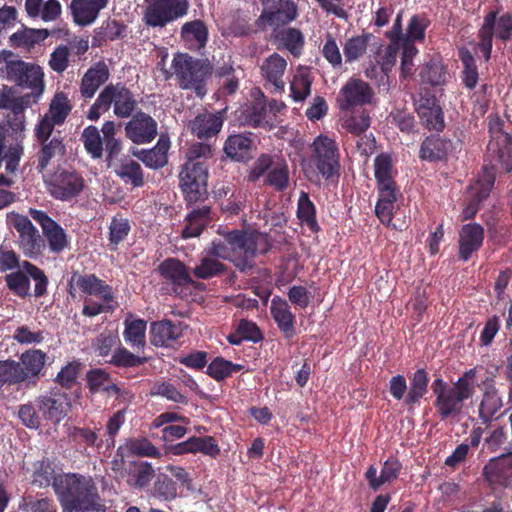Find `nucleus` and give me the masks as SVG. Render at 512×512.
Wrapping results in <instances>:
<instances>
[{
    "label": "nucleus",
    "mask_w": 512,
    "mask_h": 512,
    "mask_svg": "<svg viewBox=\"0 0 512 512\" xmlns=\"http://www.w3.org/2000/svg\"><path fill=\"white\" fill-rule=\"evenodd\" d=\"M223 237L224 241L211 242L205 250L207 255L215 259L228 260L243 273H248L254 268V258L258 254H266L272 247L268 235L258 231L234 229L224 233Z\"/></svg>",
    "instance_id": "nucleus-1"
},
{
    "label": "nucleus",
    "mask_w": 512,
    "mask_h": 512,
    "mask_svg": "<svg viewBox=\"0 0 512 512\" xmlns=\"http://www.w3.org/2000/svg\"><path fill=\"white\" fill-rule=\"evenodd\" d=\"M62 512H105L97 487L90 476L64 473L54 483Z\"/></svg>",
    "instance_id": "nucleus-2"
},
{
    "label": "nucleus",
    "mask_w": 512,
    "mask_h": 512,
    "mask_svg": "<svg viewBox=\"0 0 512 512\" xmlns=\"http://www.w3.org/2000/svg\"><path fill=\"white\" fill-rule=\"evenodd\" d=\"M213 155L212 146L198 142L186 152V162L179 173L180 188L187 204L203 202L208 195V164Z\"/></svg>",
    "instance_id": "nucleus-3"
},
{
    "label": "nucleus",
    "mask_w": 512,
    "mask_h": 512,
    "mask_svg": "<svg viewBox=\"0 0 512 512\" xmlns=\"http://www.w3.org/2000/svg\"><path fill=\"white\" fill-rule=\"evenodd\" d=\"M173 74L178 86L192 91L203 99L208 92V82L213 74V65L208 59L196 58L188 53H177L172 60Z\"/></svg>",
    "instance_id": "nucleus-4"
},
{
    "label": "nucleus",
    "mask_w": 512,
    "mask_h": 512,
    "mask_svg": "<svg viewBox=\"0 0 512 512\" xmlns=\"http://www.w3.org/2000/svg\"><path fill=\"white\" fill-rule=\"evenodd\" d=\"M137 104L134 94L123 83H110L91 105L87 118L91 121L98 120L112 105L113 112L118 118H128L134 114Z\"/></svg>",
    "instance_id": "nucleus-5"
},
{
    "label": "nucleus",
    "mask_w": 512,
    "mask_h": 512,
    "mask_svg": "<svg viewBox=\"0 0 512 512\" xmlns=\"http://www.w3.org/2000/svg\"><path fill=\"white\" fill-rule=\"evenodd\" d=\"M30 279H33L35 282L34 296L37 298L45 296L49 279L41 268L27 260L22 261L21 266L16 271H12L4 277L9 291L22 299L31 296Z\"/></svg>",
    "instance_id": "nucleus-6"
},
{
    "label": "nucleus",
    "mask_w": 512,
    "mask_h": 512,
    "mask_svg": "<svg viewBox=\"0 0 512 512\" xmlns=\"http://www.w3.org/2000/svg\"><path fill=\"white\" fill-rule=\"evenodd\" d=\"M189 8V0H146L143 21L147 27L164 28L185 17Z\"/></svg>",
    "instance_id": "nucleus-7"
},
{
    "label": "nucleus",
    "mask_w": 512,
    "mask_h": 512,
    "mask_svg": "<svg viewBox=\"0 0 512 512\" xmlns=\"http://www.w3.org/2000/svg\"><path fill=\"white\" fill-rule=\"evenodd\" d=\"M311 162L325 179L339 176L340 155L338 144L326 135L316 137L311 145Z\"/></svg>",
    "instance_id": "nucleus-8"
},
{
    "label": "nucleus",
    "mask_w": 512,
    "mask_h": 512,
    "mask_svg": "<svg viewBox=\"0 0 512 512\" xmlns=\"http://www.w3.org/2000/svg\"><path fill=\"white\" fill-rule=\"evenodd\" d=\"M49 194L61 201L78 196L85 187L83 177L75 170L56 169L45 181Z\"/></svg>",
    "instance_id": "nucleus-9"
},
{
    "label": "nucleus",
    "mask_w": 512,
    "mask_h": 512,
    "mask_svg": "<svg viewBox=\"0 0 512 512\" xmlns=\"http://www.w3.org/2000/svg\"><path fill=\"white\" fill-rule=\"evenodd\" d=\"M263 11L256 23L258 26L284 27L296 20L298 7L293 0H261Z\"/></svg>",
    "instance_id": "nucleus-10"
},
{
    "label": "nucleus",
    "mask_w": 512,
    "mask_h": 512,
    "mask_svg": "<svg viewBox=\"0 0 512 512\" xmlns=\"http://www.w3.org/2000/svg\"><path fill=\"white\" fill-rule=\"evenodd\" d=\"M488 163L482 168V173L478 178H484L486 172L493 174L494 179L497 173L512 172V137L511 135H501L500 141L489 142L487 147Z\"/></svg>",
    "instance_id": "nucleus-11"
},
{
    "label": "nucleus",
    "mask_w": 512,
    "mask_h": 512,
    "mask_svg": "<svg viewBox=\"0 0 512 512\" xmlns=\"http://www.w3.org/2000/svg\"><path fill=\"white\" fill-rule=\"evenodd\" d=\"M47 354L40 349H29L22 353L17 361V376L20 385L36 386L41 376H44Z\"/></svg>",
    "instance_id": "nucleus-12"
},
{
    "label": "nucleus",
    "mask_w": 512,
    "mask_h": 512,
    "mask_svg": "<svg viewBox=\"0 0 512 512\" xmlns=\"http://www.w3.org/2000/svg\"><path fill=\"white\" fill-rule=\"evenodd\" d=\"M373 96L374 92L367 82L352 77L340 89L336 102L341 111H348L357 106L370 104Z\"/></svg>",
    "instance_id": "nucleus-13"
},
{
    "label": "nucleus",
    "mask_w": 512,
    "mask_h": 512,
    "mask_svg": "<svg viewBox=\"0 0 512 512\" xmlns=\"http://www.w3.org/2000/svg\"><path fill=\"white\" fill-rule=\"evenodd\" d=\"M38 412L46 421L59 423L71 409L69 395L60 388H54L49 395L40 396L35 400Z\"/></svg>",
    "instance_id": "nucleus-14"
},
{
    "label": "nucleus",
    "mask_w": 512,
    "mask_h": 512,
    "mask_svg": "<svg viewBox=\"0 0 512 512\" xmlns=\"http://www.w3.org/2000/svg\"><path fill=\"white\" fill-rule=\"evenodd\" d=\"M432 391L436 396L434 407L442 420L459 415L464 401L451 389V386L441 377L432 382Z\"/></svg>",
    "instance_id": "nucleus-15"
},
{
    "label": "nucleus",
    "mask_w": 512,
    "mask_h": 512,
    "mask_svg": "<svg viewBox=\"0 0 512 512\" xmlns=\"http://www.w3.org/2000/svg\"><path fill=\"white\" fill-rule=\"evenodd\" d=\"M130 117L125 125V136L137 145L151 143L158 134L157 121L142 110Z\"/></svg>",
    "instance_id": "nucleus-16"
},
{
    "label": "nucleus",
    "mask_w": 512,
    "mask_h": 512,
    "mask_svg": "<svg viewBox=\"0 0 512 512\" xmlns=\"http://www.w3.org/2000/svg\"><path fill=\"white\" fill-rule=\"evenodd\" d=\"M161 277L172 286V291L179 297L186 296L184 290L193 283L187 266L177 258H167L158 266Z\"/></svg>",
    "instance_id": "nucleus-17"
},
{
    "label": "nucleus",
    "mask_w": 512,
    "mask_h": 512,
    "mask_svg": "<svg viewBox=\"0 0 512 512\" xmlns=\"http://www.w3.org/2000/svg\"><path fill=\"white\" fill-rule=\"evenodd\" d=\"M29 214L42 228L43 235L47 239L52 253L59 254L69 246V239L65 230L46 212L30 209Z\"/></svg>",
    "instance_id": "nucleus-18"
},
{
    "label": "nucleus",
    "mask_w": 512,
    "mask_h": 512,
    "mask_svg": "<svg viewBox=\"0 0 512 512\" xmlns=\"http://www.w3.org/2000/svg\"><path fill=\"white\" fill-rule=\"evenodd\" d=\"M245 124L252 128L271 130L274 127L273 117L267 108V98L260 89L252 92V100L243 111Z\"/></svg>",
    "instance_id": "nucleus-19"
},
{
    "label": "nucleus",
    "mask_w": 512,
    "mask_h": 512,
    "mask_svg": "<svg viewBox=\"0 0 512 512\" xmlns=\"http://www.w3.org/2000/svg\"><path fill=\"white\" fill-rule=\"evenodd\" d=\"M74 284L82 293L96 296L104 303H110L115 298L112 287L95 274L80 275L78 272H74L69 282V293L71 295L73 294Z\"/></svg>",
    "instance_id": "nucleus-20"
},
{
    "label": "nucleus",
    "mask_w": 512,
    "mask_h": 512,
    "mask_svg": "<svg viewBox=\"0 0 512 512\" xmlns=\"http://www.w3.org/2000/svg\"><path fill=\"white\" fill-rule=\"evenodd\" d=\"M14 227L19 233V245L23 253L30 258L39 256L44 247V241L32 222L25 216H18Z\"/></svg>",
    "instance_id": "nucleus-21"
},
{
    "label": "nucleus",
    "mask_w": 512,
    "mask_h": 512,
    "mask_svg": "<svg viewBox=\"0 0 512 512\" xmlns=\"http://www.w3.org/2000/svg\"><path fill=\"white\" fill-rule=\"evenodd\" d=\"M485 231L482 225L478 223H468L461 227L459 231L458 256L466 262L474 252H477L483 245Z\"/></svg>",
    "instance_id": "nucleus-22"
},
{
    "label": "nucleus",
    "mask_w": 512,
    "mask_h": 512,
    "mask_svg": "<svg viewBox=\"0 0 512 512\" xmlns=\"http://www.w3.org/2000/svg\"><path fill=\"white\" fill-rule=\"evenodd\" d=\"M255 145L252 133L231 134L224 143L223 151L234 162L246 163L253 158Z\"/></svg>",
    "instance_id": "nucleus-23"
},
{
    "label": "nucleus",
    "mask_w": 512,
    "mask_h": 512,
    "mask_svg": "<svg viewBox=\"0 0 512 512\" xmlns=\"http://www.w3.org/2000/svg\"><path fill=\"white\" fill-rule=\"evenodd\" d=\"M494 186V177L492 172H486L484 178H478L475 182L470 184L468 188V201L463 209V218H473L480 208V204L487 199Z\"/></svg>",
    "instance_id": "nucleus-24"
},
{
    "label": "nucleus",
    "mask_w": 512,
    "mask_h": 512,
    "mask_svg": "<svg viewBox=\"0 0 512 512\" xmlns=\"http://www.w3.org/2000/svg\"><path fill=\"white\" fill-rule=\"evenodd\" d=\"M271 39L279 50H287L294 57L301 56L305 44V38L300 29L295 27H275Z\"/></svg>",
    "instance_id": "nucleus-25"
},
{
    "label": "nucleus",
    "mask_w": 512,
    "mask_h": 512,
    "mask_svg": "<svg viewBox=\"0 0 512 512\" xmlns=\"http://www.w3.org/2000/svg\"><path fill=\"white\" fill-rule=\"evenodd\" d=\"M183 324L169 319L152 322L150 325V342L156 347H168L183 334Z\"/></svg>",
    "instance_id": "nucleus-26"
},
{
    "label": "nucleus",
    "mask_w": 512,
    "mask_h": 512,
    "mask_svg": "<svg viewBox=\"0 0 512 512\" xmlns=\"http://www.w3.org/2000/svg\"><path fill=\"white\" fill-rule=\"evenodd\" d=\"M287 60L280 54L274 52L265 58L260 65V72L263 79L274 87L276 91H284L285 81L283 76L287 69Z\"/></svg>",
    "instance_id": "nucleus-27"
},
{
    "label": "nucleus",
    "mask_w": 512,
    "mask_h": 512,
    "mask_svg": "<svg viewBox=\"0 0 512 512\" xmlns=\"http://www.w3.org/2000/svg\"><path fill=\"white\" fill-rule=\"evenodd\" d=\"M270 313L284 338L290 341L296 335V319L287 301L275 296L271 301Z\"/></svg>",
    "instance_id": "nucleus-28"
},
{
    "label": "nucleus",
    "mask_w": 512,
    "mask_h": 512,
    "mask_svg": "<svg viewBox=\"0 0 512 512\" xmlns=\"http://www.w3.org/2000/svg\"><path fill=\"white\" fill-rule=\"evenodd\" d=\"M109 77L110 71L104 61H99L92 65L81 79V96L85 100L93 98L97 90L108 81Z\"/></svg>",
    "instance_id": "nucleus-29"
},
{
    "label": "nucleus",
    "mask_w": 512,
    "mask_h": 512,
    "mask_svg": "<svg viewBox=\"0 0 512 512\" xmlns=\"http://www.w3.org/2000/svg\"><path fill=\"white\" fill-rule=\"evenodd\" d=\"M107 4L108 0H72L69 8L76 24L88 26L97 19Z\"/></svg>",
    "instance_id": "nucleus-30"
},
{
    "label": "nucleus",
    "mask_w": 512,
    "mask_h": 512,
    "mask_svg": "<svg viewBox=\"0 0 512 512\" xmlns=\"http://www.w3.org/2000/svg\"><path fill=\"white\" fill-rule=\"evenodd\" d=\"M483 475L490 483L506 485L512 481V454L491 459L484 466Z\"/></svg>",
    "instance_id": "nucleus-31"
},
{
    "label": "nucleus",
    "mask_w": 512,
    "mask_h": 512,
    "mask_svg": "<svg viewBox=\"0 0 512 512\" xmlns=\"http://www.w3.org/2000/svg\"><path fill=\"white\" fill-rule=\"evenodd\" d=\"M211 213V208L208 205L192 209L185 217V225L182 229L181 237L184 239L198 237L211 223Z\"/></svg>",
    "instance_id": "nucleus-32"
},
{
    "label": "nucleus",
    "mask_w": 512,
    "mask_h": 512,
    "mask_svg": "<svg viewBox=\"0 0 512 512\" xmlns=\"http://www.w3.org/2000/svg\"><path fill=\"white\" fill-rule=\"evenodd\" d=\"M223 126L220 114L200 113L189 122V129L199 139H208L217 135Z\"/></svg>",
    "instance_id": "nucleus-33"
},
{
    "label": "nucleus",
    "mask_w": 512,
    "mask_h": 512,
    "mask_svg": "<svg viewBox=\"0 0 512 512\" xmlns=\"http://www.w3.org/2000/svg\"><path fill=\"white\" fill-rule=\"evenodd\" d=\"M502 406V398L493 381L484 382L482 399L479 404V418L482 422L489 423Z\"/></svg>",
    "instance_id": "nucleus-34"
},
{
    "label": "nucleus",
    "mask_w": 512,
    "mask_h": 512,
    "mask_svg": "<svg viewBox=\"0 0 512 512\" xmlns=\"http://www.w3.org/2000/svg\"><path fill=\"white\" fill-rule=\"evenodd\" d=\"M68 438L78 447L100 450L105 447L103 438L99 435V428L68 426Z\"/></svg>",
    "instance_id": "nucleus-35"
},
{
    "label": "nucleus",
    "mask_w": 512,
    "mask_h": 512,
    "mask_svg": "<svg viewBox=\"0 0 512 512\" xmlns=\"http://www.w3.org/2000/svg\"><path fill=\"white\" fill-rule=\"evenodd\" d=\"M60 475L56 474L54 462L49 458H43L32 464L31 484L39 488H54V483Z\"/></svg>",
    "instance_id": "nucleus-36"
},
{
    "label": "nucleus",
    "mask_w": 512,
    "mask_h": 512,
    "mask_svg": "<svg viewBox=\"0 0 512 512\" xmlns=\"http://www.w3.org/2000/svg\"><path fill=\"white\" fill-rule=\"evenodd\" d=\"M170 147V141L167 137L161 135L157 144L149 150H141L135 154L144 165L151 169H159L167 164V152Z\"/></svg>",
    "instance_id": "nucleus-37"
},
{
    "label": "nucleus",
    "mask_w": 512,
    "mask_h": 512,
    "mask_svg": "<svg viewBox=\"0 0 512 512\" xmlns=\"http://www.w3.org/2000/svg\"><path fill=\"white\" fill-rule=\"evenodd\" d=\"M429 375L423 368L417 369L410 378V386L404 398V404L409 408L420 403L428 392Z\"/></svg>",
    "instance_id": "nucleus-38"
},
{
    "label": "nucleus",
    "mask_w": 512,
    "mask_h": 512,
    "mask_svg": "<svg viewBox=\"0 0 512 512\" xmlns=\"http://www.w3.org/2000/svg\"><path fill=\"white\" fill-rule=\"evenodd\" d=\"M450 141L437 135L427 136L420 146L419 157L427 161H441L446 158Z\"/></svg>",
    "instance_id": "nucleus-39"
},
{
    "label": "nucleus",
    "mask_w": 512,
    "mask_h": 512,
    "mask_svg": "<svg viewBox=\"0 0 512 512\" xmlns=\"http://www.w3.org/2000/svg\"><path fill=\"white\" fill-rule=\"evenodd\" d=\"M38 143L41 145V148L38 152L36 169L39 173H43L53 158L65 154L66 148L60 136H54L45 142L38 141Z\"/></svg>",
    "instance_id": "nucleus-40"
},
{
    "label": "nucleus",
    "mask_w": 512,
    "mask_h": 512,
    "mask_svg": "<svg viewBox=\"0 0 512 512\" xmlns=\"http://www.w3.org/2000/svg\"><path fill=\"white\" fill-rule=\"evenodd\" d=\"M126 471L128 473L127 483L137 489L148 486L154 477L155 471L148 462H129Z\"/></svg>",
    "instance_id": "nucleus-41"
},
{
    "label": "nucleus",
    "mask_w": 512,
    "mask_h": 512,
    "mask_svg": "<svg viewBox=\"0 0 512 512\" xmlns=\"http://www.w3.org/2000/svg\"><path fill=\"white\" fill-rule=\"evenodd\" d=\"M123 337L133 349H143L146 344L147 322L141 318L129 319L124 321Z\"/></svg>",
    "instance_id": "nucleus-42"
},
{
    "label": "nucleus",
    "mask_w": 512,
    "mask_h": 512,
    "mask_svg": "<svg viewBox=\"0 0 512 512\" xmlns=\"http://www.w3.org/2000/svg\"><path fill=\"white\" fill-rule=\"evenodd\" d=\"M263 340V334L253 321L242 319L237 324L235 331L227 336V341L232 345H240L244 341L258 343Z\"/></svg>",
    "instance_id": "nucleus-43"
},
{
    "label": "nucleus",
    "mask_w": 512,
    "mask_h": 512,
    "mask_svg": "<svg viewBox=\"0 0 512 512\" xmlns=\"http://www.w3.org/2000/svg\"><path fill=\"white\" fill-rule=\"evenodd\" d=\"M131 231L130 221L120 214L111 218L108 227V248L110 251H117L119 245L123 243Z\"/></svg>",
    "instance_id": "nucleus-44"
},
{
    "label": "nucleus",
    "mask_w": 512,
    "mask_h": 512,
    "mask_svg": "<svg viewBox=\"0 0 512 512\" xmlns=\"http://www.w3.org/2000/svg\"><path fill=\"white\" fill-rule=\"evenodd\" d=\"M296 214L301 224L307 226L311 232L318 233L320 231L316 218V206L305 191L300 193Z\"/></svg>",
    "instance_id": "nucleus-45"
},
{
    "label": "nucleus",
    "mask_w": 512,
    "mask_h": 512,
    "mask_svg": "<svg viewBox=\"0 0 512 512\" xmlns=\"http://www.w3.org/2000/svg\"><path fill=\"white\" fill-rule=\"evenodd\" d=\"M495 24L496 11H490L484 16L483 24L478 31V48L482 52L485 61H489L491 58Z\"/></svg>",
    "instance_id": "nucleus-46"
},
{
    "label": "nucleus",
    "mask_w": 512,
    "mask_h": 512,
    "mask_svg": "<svg viewBox=\"0 0 512 512\" xmlns=\"http://www.w3.org/2000/svg\"><path fill=\"white\" fill-rule=\"evenodd\" d=\"M20 87L31 89L34 98H38L44 91V73L40 66L30 64L17 83Z\"/></svg>",
    "instance_id": "nucleus-47"
},
{
    "label": "nucleus",
    "mask_w": 512,
    "mask_h": 512,
    "mask_svg": "<svg viewBox=\"0 0 512 512\" xmlns=\"http://www.w3.org/2000/svg\"><path fill=\"white\" fill-rule=\"evenodd\" d=\"M181 37L185 41H194L198 48H203L208 41V28L202 20L189 21L182 25Z\"/></svg>",
    "instance_id": "nucleus-48"
},
{
    "label": "nucleus",
    "mask_w": 512,
    "mask_h": 512,
    "mask_svg": "<svg viewBox=\"0 0 512 512\" xmlns=\"http://www.w3.org/2000/svg\"><path fill=\"white\" fill-rule=\"evenodd\" d=\"M459 58L463 65L462 82L466 88L473 90L478 83V68L473 54L467 48L459 49Z\"/></svg>",
    "instance_id": "nucleus-49"
},
{
    "label": "nucleus",
    "mask_w": 512,
    "mask_h": 512,
    "mask_svg": "<svg viewBox=\"0 0 512 512\" xmlns=\"http://www.w3.org/2000/svg\"><path fill=\"white\" fill-rule=\"evenodd\" d=\"M371 38L372 34L364 33L347 39L343 47L346 62L352 63L362 57L366 53Z\"/></svg>",
    "instance_id": "nucleus-50"
},
{
    "label": "nucleus",
    "mask_w": 512,
    "mask_h": 512,
    "mask_svg": "<svg viewBox=\"0 0 512 512\" xmlns=\"http://www.w3.org/2000/svg\"><path fill=\"white\" fill-rule=\"evenodd\" d=\"M243 369L244 366L241 364L233 363L223 357H216L207 366L206 373L216 381H222Z\"/></svg>",
    "instance_id": "nucleus-51"
},
{
    "label": "nucleus",
    "mask_w": 512,
    "mask_h": 512,
    "mask_svg": "<svg viewBox=\"0 0 512 512\" xmlns=\"http://www.w3.org/2000/svg\"><path fill=\"white\" fill-rule=\"evenodd\" d=\"M152 496L163 501L175 500L178 496L176 482L168 475L160 473L154 482Z\"/></svg>",
    "instance_id": "nucleus-52"
},
{
    "label": "nucleus",
    "mask_w": 512,
    "mask_h": 512,
    "mask_svg": "<svg viewBox=\"0 0 512 512\" xmlns=\"http://www.w3.org/2000/svg\"><path fill=\"white\" fill-rule=\"evenodd\" d=\"M50 35L47 29H29L25 28L22 31H18L11 36L12 43L17 47L31 48L35 44H38Z\"/></svg>",
    "instance_id": "nucleus-53"
},
{
    "label": "nucleus",
    "mask_w": 512,
    "mask_h": 512,
    "mask_svg": "<svg viewBox=\"0 0 512 512\" xmlns=\"http://www.w3.org/2000/svg\"><path fill=\"white\" fill-rule=\"evenodd\" d=\"M116 174L126 183H130L133 187H141L144 185V175L140 164L134 160L123 161Z\"/></svg>",
    "instance_id": "nucleus-54"
},
{
    "label": "nucleus",
    "mask_w": 512,
    "mask_h": 512,
    "mask_svg": "<svg viewBox=\"0 0 512 512\" xmlns=\"http://www.w3.org/2000/svg\"><path fill=\"white\" fill-rule=\"evenodd\" d=\"M225 270V264L207 255L193 268V274L198 279L206 280L223 274Z\"/></svg>",
    "instance_id": "nucleus-55"
},
{
    "label": "nucleus",
    "mask_w": 512,
    "mask_h": 512,
    "mask_svg": "<svg viewBox=\"0 0 512 512\" xmlns=\"http://www.w3.org/2000/svg\"><path fill=\"white\" fill-rule=\"evenodd\" d=\"M476 368L466 370L457 381L451 386V389L460 397L461 400L466 401L475 393L476 390Z\"/></svg>",
    "instance_id": "nucleus-56"
},
{
    "label": "nucleus",
    "mask_w": 512,
    "mask_h": 512,
    "mask_svg": "<svg viewBox=\"0 0 512 512\" xmlns=\"http://www.w3.org/2000/svg\"><path fill=\"white\" fill-rule=\"evenodd\" d=\"M81 141L92 158L99 159L102 157L103 141L97 127L92 125L86 127L82 132Z\"/></svg>",
    "instance_id": "nucleus-57"
},
{
    "label": "nucleus",
    "mask_w": 512,
    "mask_h": 512,
    "mask_svg": "<svg viewBox=\"0 0 512 512\" xmlns=\"http://www.w3.org/2000/svg\"><path fill=\"white\" fill-rule=\"evenodd\" d=\"M265 185L273 187L276 191H285L289 186V167L285 161L271 167L265 179Z\"/></svg>",
    "instance_id": "nucleus-58"
},
{
    "label": "nucleus",
    "mask_w": 512,
    "mask_h": 512,
    "mask_svg": "<svg viewBox=\"0 0 512 512\" xmlns=\"http://www.w3.org/2000/svg\"><path fill=\"white\" fill-rule=\"evenodd\" d=\"M145 362H147L146 357L135 355L125 347L115 349L109 361L110 364L118 368H135Z\"/></svg>",
    "instance_id": "nucleus-59"
},
{
    "label": "nucleus",
    "mask_w": 512,
    "mask_h": 512,
    "mask_svg": "<svg viewBox=\"0 0 512 512\" xmlns=\"http://www.w3.org/2000/svg\"><path fill=\"white\" fill-rule=\"evenodd\" d=\"M421 124L429 131L442 132L445 129L444 113L441 106L417 112Z\"/></svg>",
    "instance_id": "nucleus-60"
},
{
    "label": "nucleus",
    "mask_w": 512,
    "mask_h": 512,
    "mask_svg": "<svg viewBox=\"0 0 512 512\" xmlns=\"http://www.w3.org/2000/svg\"><path fill=\"white\" fill-rule=\"evenodd\" d=\"M312 82L313 78L308 72H300L294 76L290 92L295 102H302L310 95Z\"/></svg>",
    "instance_id": "nucleus-61"
},
{
    "label": "nucleus",
    "mask_w": 512,
    "mask_h": 512,
    "mask_svg": "<svg viewBox=\"0 0 512 512\" xmlns=\"http://www.w3.org/2000/svg\"><path fill=\"white\" fill-rule=\"evenodd\" d=\"M70 111L71 106L69 104L67 96L64 93L60 92L57 93L52 99L49 106V111L45 115L51 118L54 121V123H59L61 125L65 122Z\"/></svg>",
    "instance_id": "nucleus-62"
},
{
    "label": "nucleus",
    "mask_w": 512,
    "mask_h": 512,
    "mask_svg": "<svg viewBox=\"0 0 512 512\" xmlns=\"http://www.w3.org/2000/svg\"><path fill=\"white\" fill-rule=\"evenodd\" d=\"M392 158L387 153H380L374 159V176L377 184L395 182L392 176Z\"/></svg>",
    "instance_id": "nucleus-63"
},
{
    "label": "nucleus",
    "mask_w": 512,
    "mask_h": 512,
    "mask_svg": "<svg viewBox=\"0 0 512 512\" xmlns=\"http://www.w3.org/2000/svg\"><path fill=\"white\" fill-rule=\"evenodd\" d=\"M24 512H56L57 507L55 502L50 497L35 498L33 496H26L20 505Z\"/></svg>",
    "instance_id": "nucleus-64"
}]
</instances>
